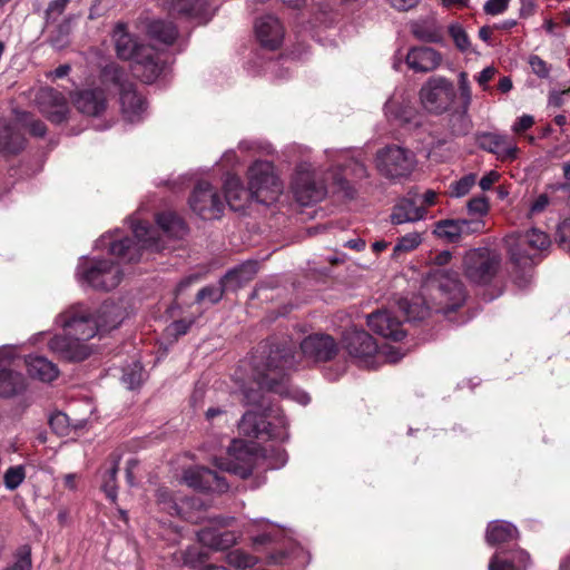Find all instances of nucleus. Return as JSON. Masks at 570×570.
<instances>
[{
    "mask_svg": "<svg viewBox=\"0 0 570 570\" xmlns=\"http://www.w3.org/2000/svg\"><path fill=\"white\" fill-rule=\"evenodd\" d=\"M295 343L285 337H271L259 343L250 360L253 381L242 389L245 403L264 411L269 406L265 392H269L307 404L308 394L291 385L289 371L295 366Z\"/></svg>",
    "mask_w": 570,
    "mask_h": 570,
    "instance_id": "1",
    "label": "nucleus"
},
{
    "mask_svg": "<svg viewBox=\"0 0 570 570\" xmlns=\"http://www.w3.org/2000/svg\"><path fill=\"white\" fill-rule=\"evenodd\" d=\"M256 453L254 446L243 440H232L225 458H215V466L219 470H212L203 465H195L186 469L183 473V481L189 488L202 493L224 494L229 483L223 472H229L242 479L248 478L254 469Z\"/></svg>",
    "mask_w": 570,
    "mask_h": 570,
    "instance_id": "2",
    "label": "nucleus"
},
{
    "mask_svg": "<svg viewBox=\"0 0 570 570\" xmlns=\"http://www.w3.org/2000/svg\"><path fill=\"white\" fill-rule=\"evenodd\" d=\"M115 312V307L101 305L97 316L92 317L83 309H70L62 315V326L68 337H56L50 345L55 350L61 351L67 358L75 362L83 361L88 357V348L80 344L92 338L98 332H109L121 324V317L116 315L111 321L104 318L105 315Z\"/></svg>",
    "mask_w": 570,
    "mask_h": 570,
    "instance_id": "3",
    "label": "nucleus"
},
{
    "mask_svg": "<svg viewBox=\"0 0 570 570\" xmlns=\"http://www.w3.org/2000/svg\"><path fill=\"white\" fill-rule=\"evenodd\" d=\"M505 243L513 265V282L518 287L524 288L532 279L534 258L550 246V238L544 232L531 228L510 234Z\"/></svg>",
    "mask_w": 570,
    "mask_h": 570,
    "instance_id": "4",
    "label": "nucleus"
},
{
    "mask_svg": "<svg viewBox=\"0 0 570 570\" xmlns=\"http://www.w3.org/2000/svg\"><path fill=\"white\" fill-rule=\"evenodd\" d=\"M451 258L450 250L435 254L432 262L436 268H432L426 278L428 286L435 291V298H439L436 312L442 313L448 318L463 306L466 297L459 273L442 268L450 263Z\"/></svg>",
    "mask_w": 570,
    "mask_h": 570,
    "instance_id": "5",
    "label": "nucleus"
},
{
    "mask_svg": "<svg viewBox=\"0 0 570 570\" xmlns=\"http://www.w3.org/2000/svg\"><path fill=\"white\" fill-rule=\"evenodd\" d=\"M287 420L278 407L267 406L262 412L247 411L238 424L239 432L252 439L281 440L287 438Z\"/></svg>",
    "mask_w": 570,
    "mask_h": 570,
    "instance_id": "6",
    "label": "nucleus"
},
{
    "mask_svg": "<svg viewBox=\"0 0 570 570\" xmlns=\"http://www.w3.org/2000/svg\"><path fill=\"white\" fill-rule=\"evenodd\" d=\"M134 237H124L110 243L109 252L121 263H135L140 259L144 249L158 252L161 246L157 230L147 222L132 225Z\"/></svg>",
    "mask_w": 570,
    "mask_h": 570,
    "instance_id": "7",
    "label": "nucleus"
},
{
    "mask_svg": "<svg viewBox=\"0 0 570 570\" xmlns=\"http://www.w3.org/2000/svg\"><path fill=\"white\" fill-rule=\"evenodd\" d=\"M248 187L253 199L261 204L274 203L282 193V184L274 173V166L266 160H256L247 171Z\"/></svg>",
    "mask_w": 570,
    "mask_h": 570,
    "instance_id": "8",
    "label": "nucleus"
},
{
    "mask_svg": "<svg viewBox=\"0 0 570 570\" xmlns=\"http://www.w3.org/2000/svg\"><path fill=\"white\" fill-rule=\"evenodd\" d=\"M466 278L479 285H488L501 267V257L494 250L480 247L469 250L463 259Z\"/></svg>",
    "mask_w": 570,
    "mask_h": 570,
    "instance_id": "9",
    "label": "nucleus"
},
{
    "mask_svg": "<svg viewBox=\"0 0 570 570\" xmlns=\"http://www.w3.org/2000/svg\"><path fill=\"white\" fill-rule=\"evenodd\" d=\"M456 98L451 80L443 76L430 77L420 89V100L424 109L434 115L450 110Z\"/></svg>",
    "mask_w": 570,
    "mask_h": 570,
    "instance_id": "10",
    "label": "nucleus"
},
{
    "mask_svg": "<svg viewBox=\"0 0 570 570\" xmlns=\"http://www.w3.org/2000/svg\"><path fill=\"white\" fill-rule=\"evenodd\" d=\"M415 165L414 153L396 145L386 146L376 154L377 170L391 180L409 177Z\"/></svg>",
    "mask_w": 570,
    "mask_h": 570,
    "instance_id": "11",
    "label": "nucleus"
},
{
    "mask_svg": "<svg viewBox=\"0 0 570 570\" xmlns=\"http://www.w3.org/2000/svg\"><path fill=\"white\" fill-rule=\"evenodd\" d=\"M190 209L204 220L220 218L224 200L218 190L207 181H198L188 199Z\"/></svg>",
    "mask_w": 570,
    "mask_h": 570,
    "instance_id": "12",
    "label": "nucleus"
},
{
    "mask_svg": "<svg viewBox=\"0 0 570 570\" xmlns=\"http://www.w3.org/2000/svg\"><path fill=\"white\" fill-rule=\"evenodd\" d=\"M82 279L98 291H111L119 285L122 273L118 264L110 259L91 261L81 271Z\"/></svg>",
    "mask_w": 570,
    "mask_h": 570,
    "instance_id": "13",
    "label": "nucleus"
},
{
    "mask_svg": "<svg viewBox=\"0 0 570 570\" xmlns=\"http://www.w3.org/2000/svg\"><path fill=\"white\" fill-rule=\"evenodd\" d=\"M163 55L150 45H142L130 61L132 75L145 83L155 82L165 69Z\"/></svg>",
    "mask_w": 570,
    "mask_h": 570,
    "instance_id": "14",
    "label": "nucleus"
},
{
    "mask_svg": "<svg viewBox=\"0 0 570 570\" xmlns=\"http://www.w3.org/2000/svg\"><path fill=\"white\" fill-rule=\"evenodd\" d=\"M40 112L52 124L60 125L68 119L69 104L65 95L52 88L42 87L36 95Z\"/></svg>",
    "mask_w": 570,
    "mask_h": 570,
    "instance_id": "15",
    "label": "nucleus"
},
{
    "mask_svg": "<svg viewBox=\"0 0 570 570\" xmlns=\"http://www.w3.org/2000/svg\"><path fill=\"white\" fill-rule=\"evenodd\" d=\"M342 345L352 357L365 364L375 357L379 350L377 342L368 332L355 327L343 333Z\"/></svg>",
    "mask_w": 570,
    "mask_h": 570,
    "instance_id": "16",
    "label": "nucleus"
},
{
    "mask_svg": "<svg viewBox=\"0 0 570 570\" xmlns=\"http://www.w3.org/2000/svg\"><path fill=\"white\" fill-rule=\"evenodd\" d=\"M292 190L295 199L303 206L322 200L326 188L318 184L308 170H297L292 180Z\"/></svg>",
    "mask_w": 570,
    "mask_h": 570,
    "instance_id": "17",
    "label": "nucleus"
},
{
    "mask_svg": "<svg viewBox=\"0 0 570 570\" xmlns=\"http://www.w3.org/2000/svg\"><path fill=\"white\" fill-rule=\"evenodd\" d=\"M299 347L303 355L314 362H328L338 352L335 340L327 334L308 335L302 341Z\"/></svg>",
    "mask_w": 570,
    "mask_h": 570,
    "instance_id": "18",
    "label": "nucleus"
},
{
    "mask_svg": "<svg viewBox=\"0 0 570 570\" xmlns=\"http://www.w3.org/2000/svg\"><path fill=\"white\" fill-rule=\"evenodd\" d=\"M255 35L264 49L275 51L281 48L285 31L276 17L267 14L256 20Z\"/></svg>",
    "mask_w": 570,
    "mask_h": 570,
    "instance_id": "19",
    "label": "nucleus"
},
{
    "mask_svg": "<svg viewBox=\"0 0 570 570\" xmlns=\"http://www.w3.org/2000/svg\"><path fill=\"white\" fill-rule=\"evenodd\" d=\"M367 325L376 334L394 342H400L405 337L401 321L389 311H376L370 314Z\"/></svg>",
    "mask_w": 570,
    "mask_h": 570,
    "instance_id": "20",
    "label": "nucleus"
},
{
    "mask_svg": "<svg viewBox=\"0 0 570 570\" xmlns=\"http://www.w3.org/2000/svg\"><path fill=\"white\" fill-rule=\"evenodd\" d=\"M476 145L489 153L495 154L502 160H514L518 157L519 148L509 142L508 136L495 132H478Z\"/></svg>",
    "mask_w": 570,
    "mask_h": 570,
    "instance_id": "21",
    "label": "nucleus"
},
{
    "mask_svg": "<svg viewBox=\"0 0 570 570\" xmlns=\"http://www.w3.org/2000/svg\"><path fill=\"white\" fill-rule=\"evenodd\" d=\"M442 61L441 53L430 47H414L406 55V65L416 72L435 70Z\"/></svg>",
    "mask_w": 570,
    "mask_h": 570,
    "instance_id": "22",
    "label": "nucleus"
},
{
    "mask_svg": "<svg viewBox=\"0 0 570 570\" xmlns=\"http://www.w3.org/2000/svg\"><path fill=\"white\" fill-rule=\"evenodd\" d=\"M119 96L124 117L130 122L140 120L141 114L147 109V100L136 90L135 83L125 86Z\"/></svg>",
    "mask_w": 570,
    "mask_h": 570,
    "instance_id": "23",
    "label": "nucleus"
},
{
    "mask_svg": "<svg viewBox=\"0 0 570 570\" xmlns=\"http://www.w3.org/2000/svg\"><path fill=\"white\" fill-rule=\"evenodd\" d=\"M249 199H253L249 187L245 188L238 176L227 175L224 181V204L227 203L232 210L239 212Z\"/></svg>",
    "mask_w": 570,
    "mask_h": 570,
    "instance_id": "24",
    "label": "nucleus"
},
{
    "mask_svg": "<svg viewBox=\"0 0 570 570\" xmlns=\"http://www.w3.org/2000/svg\"><path fill=\"white\" fill-rule=\"evenodd\" d=\"M77 110L83 115L97 117L107 108V98L101 89H87L78 92L73 100Z\"/></svg>",
    "mask_w": 570,
    "mask_h": 570,
    "instance_id": "25",
    "label": "nucleus"
},
{
    "mask_svg": "<svg viewBox=\"0 0 570 570\" xmlns=\"http://www.w3.org/2000/svg\"><path fill=\"white\" fill-rule=\"evenodd\" d=\"M258 271L259 263L257 261H246L240 265L229 269L222 277V284L225 288L228 289V292H235L253 281Z\"/></svg>",
    "mask_w": 570,
    "mask_h": 570,
    "instance_id": "26",
    "label": "nucleus"
},
{
    "mask_svg": "<svg viewBox=\"0 0 570 570\" xmlns=\"http://www.w3.org/2000/svg\"><path fill=\"white\" fill-rule=\"evenodd\" d=\"M426 215L423 206L419 205V198L404 197L396 205H394L391 222L394 225H400L409 222H416Z\"/></svg>",
    "mask_w": 570,
    "mask_h": 570,
    "instance_id": "27",
    "label": "nucleus"
},
{
    "mask_svg": "<svg viewBox=\"0 0 570 570\" xmlns=\"http://www.w3.org/2000/svg\"><path fill=\"white\" fill-rule=\"evenodd\" d=\"M24 135L9 124L0 125V154L4 157L16 156L26 147Z\"/></svg>",
    "mask_w": 570,
    "mask_h": 570,
    "instance_id": "28",
    "label": "nucleus"
},
{
    "mask_svg": "<svg viewBox=\"0 0 570 570\" xmlns=\"http://www.w3.org/2000/svg\"><path fill=\"white\" fill-rule=\"evenodd\" d=\"M24 364L28 374L42 382H52L59 375L57 365L43 356L30 355L24 360Z\"/></svg>",
    "mask_w": 570,
    "mask_h": 570,
    "instance_id": "29",
    "label": "nucleus"
},
{
    "mask_svg": "<svg viewBox=\"0 0 570 570\" xmlns=\"http://www.w3.org/2000/svg\"><path fill=\"white\" fill-rule=\"evenodd\" d=\"M199 542L214 550H225L237 542V535L233 531H220L217 529L205 528L198 533Z\"/></svg>",
    "mask_w": 570,
    "mask_h": 570,
    "instance_id": "30",
    "label": "nucleus"
},
{
    "mask_svg": "<svg viewBox=\"0 0 570 570\" xmlns=\"http://www.w3.org/2000/svg\"><path fill=\"white\" fill-rule=\"evenodd\" d=\"M529 563V554L523 550H515L509 554H494L489 562V570H525Z\"/></svg>",
    "mask_w": 570,
    "mask_h": 570,
    "instance_id": "31",
    "label": "nucleus"
},
{
    "mask_svg": "<svg viewBox=\"0 0 570 570\" xmlns=\"http://www.w3.org/2000/svg\"><path fill=\"white\" fill-rule=\"evenodd\" d=\"M120 459L121 455L119 453L111 452L104 465L100 489L106 494L107 499H117V473L119 471Z\"/></svg>",
    "mask_w": 570,
    "mask_h": 570,
    "instance_id": "32",
    "label": "nucleus"
},
{
    "mask_svg": "<svg viewBox=\"0 0 570 570\" xmlns=\"http://www.w3.org/2000/svg\"><path fill=\"white\" fill-rule=\"evenodd\" d=\"M116 53L122 60H132L144 43L137 42L131 35L125 30L122 23H118L115 29Z\"/></svg>",
    "mask_w": 570,
    "mask_h": 570,
    "instance_id": "33",
    "label": "nucleus"
},
{
    "mask_svg": "<svg viewBox=\"0 0 570 570\" xmlns=\"http://www.w3.org/2000/svg\"><path fill=\"white\" fill-rule=\"evenodd\" d=\"M26 389L24 376L10 368H0V396L11 397Z\"/></svg>",
    "mask_w": 570,
    "mask_h": 570,
    "instance_id": "34",
    "label": "nucleus"
},
{
    "mask_svg": "<svg viewBox=\"0 0 570 570\" xmlns=\"http://www.w3.org/2000/svg\"><path fill=\"white\" fill-rule=\"evenodd\" d=\"M518 530L510 522L492 521L489 523L485 540L490 546L501 544L517 539Z\"/></svg>",
    "mask_w": 570,
    "mask_h": 570,
    "instance_id": "35",
    "label": "nucleus"
},
{
    "mask_svg": "<svg viewBox=\"0 0 570 570\" xmlns=\"http://www.w3.org/2000/svg\"><path fill=\"white\" fill-rule=\"evenodd\" d=\"M156 223L169 237L181 238L187 233V225L184 219L170 210L158 213Z\"/></svg>",
    "mask_w": 570,
    "mask_h": 570,
    "instance_id": "36",
    "label": "nucleus"
},
{
    "mask_svg": "<svg viewBox=\"0 0 570 570\" xmlns=\"http://www.w3.org/2000/svg\"><path fill=\"white\" fill-rule=\"evenodd\" d=\"M469 109L463 106H456L449 115L448 128L455 137L466 136L472 129V120L469 116Z\"/></svg>",
    "mask_w": 570,
    "mask_h": 570,
    "instance_id": "37",
    "label": "nucleus"
},
{
    "mask_svg": "<svg viewBox=\"0 0 570 570\" xmlns=\"http://www.w3.org/2000/svg\"><path fill=\"white\" fill-rule=\"evenodd\" d=\"M148 35L165 45H173L178 37V30L173 22L154 20L148 24Z\"/></svg>",
    "mask_w": 570,
    "mask_h": 570,
    "instance_id": "38",
    "label": "nucleus"
},
{
    "mask_svg": "<svg viewBox=\"0 0 570 570\" xmlns=\"http://www.w3.org/2000/svg\"><path fill=\"white\" fill-rule=\"evenodd\" d=\"M433 234L448 243H458L462 238L459 219H441L434 224Z\"/></svg>",
    "mask_w": 570,
    "mask_h": 570,
    "instance_id": "39",
    "label": "nucleus"
},
{
    "mask_svg": "<svg viewBox=\"0 0 570 570\" xmlns=\"http://www.w3.org/2000/svg\"><path fill=\"white\" fill-rule=\"evenodd\" d=\"M283 535V529L276 524L265 522L262 525V532L252 537V542L254 547L258 548L278 542Z\"/></svg>",
    "mask_w": 570,
    "mask_h": 570,
    "instance_id": "40",
    "label": "nucleus"
},
{
    "mask_svg": "<svg viewBox=\"0 0 570 570\" xmlns=\"http://www.w3.org/2000/svg\"><path fill=\"white\" fill-rule=\"evenodd\" d=\"M101 81L106 85H112L118 88L119 92L125 86L131 83L127 80L126 71L117 65H107L101 70Z\"/></svg>",
    "mask_w": 570,
    "mask_h": 570,
    "instance_id": "41",
    "label": "nucleus"
},
{
    "mask_svg": "<svg viewBox=\"0 0 570 570\" xmlns=\"http://www.w3.org/2000/svg\"><path fill=\"white\" fill-rule=\"evenodd\" d=\"M166 7L171 14H194L202 9V0H167Z\"/></svg>",
    "mask_w": 570,
    "mask_h": 570,
    "instance_id": "42",
    "label": "nucleus"
},
{
    "mask_svg": "<svg viewBox=\"0 0 570 570\" xmlns=\"http://www.w3.org/2000/svg\"><path fill=\"white\" fill-rule=\"evenodd\" d=\"M225 292H228V289L223 286L220 279L218 285H208L200 288L196 295L195 302L203 303L207 301L210 304H216L223 298Z\"/></svg>",
    "mask_w": 570,
    "mask_h": 570,
    "instance_id": "43",
    "label": "nucleus"
},
{
    "mask_svg": "<svg viewBox=\"0 0 570 570\" xmlns=\"http://www.w3.org/2000/svg\"><path fill=\"white\" fill-rule=\"evenodd\" d=\"M401 307L405 312L407 320L421 321L429 315V308L420 298L411 302L404 299L401 302Z\"/></svg>",
    "mask_w": 570,
    "mask_h": 570,
    "instance_id": "44",
    "label": "nucleus"
},
{
    "mask_svg": "<svg viewBox=\"0 0 570 570\" xmlns=\"http://www.w3.org/2000/svg\"><path fill=\"white\" fill-rule=\"evenodd\" d=\"M226 559L228 564L236 569L250 568L257 563V558L255 556H252L240 549L230 551Z\"/></svg>",
    "mask_w": 570,
    "mask_h": 570,
    "instance_id": "45",
    "label": "nucleus"
},
{
    "mask_svg": "<svg viewBox=\"0 0 570 570\" xmlns=\"http://www.w3.org/2000/svg\"><path fill=\"white\" fill-rule=\"evenodd\" d=\"M31 548L24 544L17 550L13 562L4 570H31Z\"/></svg>",
    "mask_w": 570,
    "mask_h": 570,
    "instance_id": "46",
    "label": "nucleus"
},
{
    "mask_svg": "<svg viewBox=\"0 0 570 570\" xmlns=\"http://www.w3.org/2000/svg\"><path fill=\"white\" fill-rule=\"evenodd\" d=\"M412 33L416 39L425 41V42H430V43H438V42H441V40H442L441 33L435 28H432L424 23L413 24Z\"/></svg>",
    "mask_w": 570,
    "mask_h": 570,
    "instance_id": "47",
    "label": "nucleus"
},
{
    "mask_svg": "<svg viewBox=\"0 0 570 570\" xmlns=\"http://www.w3.org/2000/svg\"><path fill=\"white\" fill-rule=\"evenodd\" d=\"M422 243L420 233H409L399 238L393 248V255L397 256L400 253L414 250Z\"/></svg>",
    "mask_w": 570,
    "mask_h": 570,
    "instance_id": "48",
    "label": "nucleus"
},
{
    "mask_svg": "<svg viewBox=\"0 0 570 570\" xmlns=\"http://www.w3.org/2000/svg\"><path fill=\"white\" fill-rule=\"evenodd\" d=\"M472 101V90L470 86V81L468 78V73L462 71L459 75V104L458 106H463L464 109H469Z\"/></svg>",
    "mask_w": 570,
    "mask_h": 570,
    "instance_id": "49",
    "label": "nucleus"
},
{
    "mask_svg": "<svg viewBox=\"0 0 570 570\" xmlns=\"http://www.w3.org/2000/svg\"><path fill=\"white\" fill-rule=\"evenodd\" d=\"M449 35L454 41L455 47L460 51H466L470 47V39L466 31L459 23H453L449 27Z\"/></svg>",
    "mask_w": 570,
    "mask_h": 570,
    "instance_id": "50",
    "label": "nucleus"
},
{
    "mask_svg": "<svg viewBox=\"0 0 570 570\" xmlns=\"http://www.w3.org/2000/svg\"><path fill=\"white\" fill-rule=\"evenodd\" d=\"M26 473L22 465L10 466L4 473V484L8 489H16L24 480Z\"/></svg>",
    "mask_w": 570,
    "mask_h": 570,
    "instance_id": "51",
    "label": "nucleus"
},
{
    "mask_svg": "<svg viewBox=\"0 0 570 570\" xmlns=\"http://www.w3.org/2000/svg\"><path fill=\"white\" fill-rule=\"evenodd\" d=\"M470 215L485 216L489 213L490 204L488 197L481 195L472 197L466 204Z\"/></svg>",
    "mask_w": 570,
    "mask_h": 570,
    "instance_id": "52",
    "label": "nucleus"
},
{
    "mask_svg": "<svg viewBox=\"0 0 570 570\" xmlns=\"http://www.w3.org/2000/svg\"><path fill=\"white\" fill-rule=\"evenodd\" d=\"M556 242L562 249L570 254V218H566L559 223L556 230Z\"/></svg>",
    "mask_w": 570,
    "mask_h": 570,
    "instance_id": "53",
    "label": "nucleus"
},
{
    "mask_svg": "<svg viewBox=\"0 0 570 570\" xmlns=\"http://www.w3.org/2000/svg\"><path fill=\"white\" fill-rule=\"evenodd\" d=\"M475 181L476 176L474 174L465 175L451 185L452 193L458 197L464 196L471 190Z\"/></svg>",
    "mask_w": 570,
    "mask_h": 570,
    "instance_id": "54",
    "label": "nucleus"
},
{
    "mask_svg": "<svg viewBox=\"0 0 570 570\" xmlns=\"http://www.w3.org/2000/svg\"><path fill=\"white\" fill-rule=\"evenodd\" d=\"M195 323V318H180L174 321L167 328L168 333L173 335L176 340L183 335H185L191 325Z\"/></svg>",
    "mask_w": 570,
    "mask_h": 570,
    "instance_id": "55",
    "label": "nucleus"
},
{
    "mask_svg": "<svg viewBox=\"0 0 570 570\" xmlns=\"http://www.w3.org/2000/svg\"><path fill=\"white\" fill-rule=\"evenodd\" d=\"M459 225L462 229V236L479 234L485 228V223L481 219H459Z\"/></svg>",
    "mask_w": 570,
    "mask_h": 570,
    "instance_id": "56",
    "label": "nucleus"
},
{
    "mask_svg": "<svg viewBox=\"0 0 570 570\" xmlns=\"http://www.w3.org/2000/svg\"><path fill=\"white\" fill-rule=\"evenodd\" d=\"M69 417L61 412H58L50 416L49 419V425L50 428L58 434H66L68 430V423Z\"/></svg>",
    "mask_w": 570,
    "mask_h": 570,
    "instance_id": "57",
    "label": "nucleus"
},
{
    "mask_svg": "<svg viewBox=\"0 0 570 570\" xmlns=\"http://www.w3.org/2000/svg\"><path fill=\"white\" fill-rule=\"evenodd\" d=\"M511 0H488L483 6V11L489 16H498L507 11Z\"/></svg>",
    "mask_w": 570,
    "mask_h": 570,
    "instance_id": "58",
    "label": "nucleus"
},
{
    "mask_svg": "<svg viewBox=\"0 0 570 570\" xmlns=\"http://www.w3.org/2000/svg\"><path fill=\"white\" fill-rule=\"evenodd\" d=\"M529 65L532 71L540 78H547L549 76L550 69L548 63L539 56L533 55L529 58Z\"/></svg>",
    "mask_w": 570,
    "mask_h": 570,
    "instance_id": "59",
    "label": "nucleus"
},
{
    "mask_svg": "<svg viewBox=\"0 0 570 570\" xmlns=\"http://www.w3.org/2000/svg\"><path fill=\"white\" fill-rule=\"evenodd\" d=\"M70 0H52L46 10V20L49 21L53 16H60L66 10Z\"/></svg>",
    "mask_w": 570,
    "mask_h": 570,
    "instance_id": "60",
    "label": "nucleus"
},
{
    "mask_svg": "<svg viewBox=\"0 0 570 570\" xmlns=\"http://www.w3.org/2000/svg\"><path fill=\"white\" fill-rule=\"evenodd\" d=\"M122 380L128 385L129 389H136L140 385L142 381V372L141 370L132 368L124 373Z\"/></svg>",
    "mask_w": 570,
    "mask_h": 570,
    "instance_id": "61",
    "label": "nucleus"
},
{
    "mask_svg": "<svg viewBox=\"0 0 570 570\" xmlns=\"http://www.w3.org/2000/svg\"><path fill=\"white\" fill-rule=\"evenodd\" d=\"M335 184L337 185L338 189L344 193L346 198L353 199L355 197L356 189L346 178L336 175Z\"/></svg>",
    "mask_w": 570,
    "mask_h": 570,
    "instance_id": "62",
    "label": "nucleus"
},
{
    "mask_svg": "<svg viewBox=\"0 0 570 570\" xmlns=\"http://www.w3.org/2000/svg\"><path fill=\"white\" fill-rule=\"evenodd\" d=\"M534 124V119L530 115H523L514 122L512 129L517 134H522L530 129Z\"/></svg>",
    "mask_w": 570,
    "mask_h": 570,
    "instance_id": "63",
    "label": "nucleus"
},
{
    "mask_svg": "<svg viewBox=\"0 0 570 570\" xmlns=\"http://www.w3.org/2000/svg\"><path fill=\"white\" fill-rule=\"evenodd\" d=\"M16 361V353L12 347H0V368H7V365L13 364Z\"/></svg>",
    "mask_w": 570,
    "mask_h": 570,
    "instance_id": "64",
    "label": "nucleus"
}]
</instances>
